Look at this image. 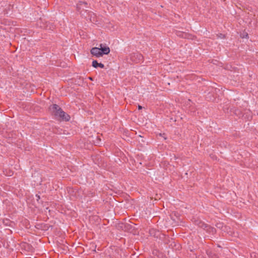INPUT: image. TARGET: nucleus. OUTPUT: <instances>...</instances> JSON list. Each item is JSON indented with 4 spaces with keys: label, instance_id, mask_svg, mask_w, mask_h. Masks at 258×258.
<instances>
[{
    "label": "nucleus",
    "instance_id": "1",
    "mask_svg": "<svg viewBox=\"0 0 258 258\" xmlns=\"http://www.w3.org/2000/svg\"><path fill=\"white\" fill-rule=\"evenodd\" d=\"M49 110L55 118L58 120L69 121L70 118L69 115L64 112L61 108L56 104H53L51 106L49 107Z\"/></svg>",
    "mask_w": 258,
    "mask_h": 258
},
{
    "label": "nucleus",
    "instance_id": "2",
    "mask_svg": "<svg viewBox=\"0 0 258 258\" xmlns=\"http://www.w3.org/2000/svg\"><path fill=\"white\" fill-rule=\"evenodd\" d=\"M90 52L92 55L95 56L96 57L102 56L100 48L93 47L91 49Z\"/></svg>",
    "mask_w": 258,
    "mask_h": 258
},
{
    "label": "nucleus",
    "instance_id": "3",
    "mask_svg": "<svg viewBox=\"0 0 258 258\" xmlns=\"http://www.w3.org/2000/svg\"><path fill=\"white\" fill-rule=\"evenodd\" d=\"M100 49L101 52L102 53V55L103 54H108L109 53L110 50L109 47L108 46H103V44H100L99 45Z\"/></svg>",
    "mask_w": 258,
    "mask_h": 258
},
{
    "label": "nucleus",
    "instance_id": "4",
    "mask_svg": "<svg viewBox=\"0 0 258 258\" xmlns=\"http://www.w3.org/2000/svg\"><path fill=\"white\" fill-rule=\"evenodd\" d=\"M134 229V224L133 223H126L124 225V230L130 232H133Z\"/></svg>",
    "mask_w": 258,
    "mask_h": 258
},
{
    "label": "nucleus",
    "instance_id": "5",
    "mask_svg": "<svg viewBox=\"0 0 258 258\" xmlns=\"http://www.w3.org/2000/svg\"><path fill=\"white\" fill-rule=\"evenodd\" d=\"M196 224L200 228H203L205 230L209 227V225L202 221H197Z\"/></svg>",
    "mask_w": 258,
    "mask_h": 258
},
{
    "label": "nucleus",
    "instance_id": "6",
    "mask_svg": "<svg viewBox=\"0 0 258 258\" xmlns=\"http://www.w3.org/2000/svg\"><path fill=\"white\" fill-rule=\"evenodd\" d=\"M92 66L95 68H97V67H100L101 68H104V66L102 63H98L97 60H94L92 61Z\"/></svg>",
    "mask_w": 258,
    "mask_h": 258
},
{
    "label": "nucleus",
    "instance_id": "7",
    "mask_svg": "<svg viewBox=\"0 0 258 258\" xmlns=\"http://www.w3.org/2000/svg\"><path fill=\"white\" fill-rule=\"evenodd\" d=\"M92 141L96 145H99L101 143V139L99 137L97 136L93 138Z\"/></svg>",
    "mask_w": 258,
    "mask_h": 258
},
{
    "label": "nucleus",
    "instance_id": "8",
    "mask_svg": "<svg viewBox=\"0 0 258 258\" xmlns=\"http://www.w3.org/2000/svg\"><path fill=\"white\" fill-rule=\"evenodd\" d=\"M209 233L214 234L216 232V229L209 225V227L206 230Z\"/></svg>",
    "mask_w": 258,
    "mask_h": 258
},
{
    "label": "nucleus",
    "instance_id": "9",
    "mask_svg": "<svg viewBox=\"0 0 258 258\" xmlns=\"http://www.w3.org/2000/svg\"><path fill=\"white\" fill-rule=\"evenodd\" d=\"M240 36L242 38H247L248 34L246 32H243L242 34H241Z\"/></svg>",
    "mask_w": 258,
    "mask_h": 258
},
{
    "label": "nucleus",
    "instance_id": "10",
    "mask_svg": "<svg viewBox=\"0 0 258 258\" xmlns=\"http://www.w3.org/2000/svg\"><path fill=\"white\" fill-rule=\"evenodd\" d=\"M156 232L155 231V230L154 229H152L150 231V234L152 235H153L154 236H156Z\"/></svg>",
    "mask_w": 258,
    "mask_h": 258
},
{
    "label": "nucleus",
    "instance_id": "11",
    "mask_svg": "<svg viewBox=\"0 0 258 258\" xmlns=\"http://www.w3.org/2000/svg\"><path fill=\"white\" fill-rule=\"evenodd\" d=\"M218 37L220 38H224L225 37L224 35L222 34H220L219 35H218Z\"/></svg>",
    "mask_w": 258,
    "mask_h": 258
},
{
    "label": "nucleus",
    "instance_id": "12",
    "mask_svg": "<svg viewBox=\"0 0 258 258\" xmlns=\"http://www.w3.org/2000/svg\"><path fill=\"white\" fill-rule=\"evenodd\" d=\"M36 200H37V201H39V199H40V196H39V195H36Z\"/></svg>",
    "mask_w": 258,
    "mask_h": 258
},
{
    "label": "nucleus",
    "instance_id": "13",
    "mask_svg": "<svg viewBox=\"0 0 258 258\" xmlns=\"http://www.w3.org/2000/svg\"><path fill=\"white\" fill-rule=\"evenodd\" d=\"M83 4H85V5H86V3H83V2H81V3L79 4V7H81V5H83Z\"/></svg>",
    "mask_w": 258,
    "mask_h": 258
},
{
    "label": "nucleus",
    "instance_id": "14",
    "mask_svg": "<svg viewBox=\"0 0 258 258\" xmlns=\"http://www.w3.org/2000/svg\"><path fill=\"white\" fill-rule=\"evenodd\" d=\"M138 109H142V106H141V105H138Z\"/></svg>",
    "mask_w": 258,
    "mask_h": 258
},
{
    "label": "nucleus",
    "instance_id": "15",
    "mask_svg": "<svg viewBox=\"0 0 258 258\" xmlns=\"http://www.w3.org/2000/svg\"><path fill=\"white\" fill-rule=\"evenodd\" d=\"M159 135L160 136H161V137H162V136H163V135H164V134H163V135H162V134H159Z\"/></svg>",
    "mask_w": 258,
    "mask_h": 258
},
{
    "label": "nucleus",
    "instance_id": "16",
    "mask_svg": "<svg viewBox=\"0 0 258 258\" xmlns=\"http://www.w3.org/2000/svg\"><path fill=\"white\" fill-rule=\"evenodd\" d=\"M89 79L90 80H93V79H92V78H91V77H89Z\"/></svg>",
    "mask_w": 258,
    "mask_h": 258
},
{
    "label": "nucleus",
    "instance_id": "17",
    "mask_svg": "<svg viewBox=\"0 0 258 258\" xmlns=\"http://www.w3.org/2000/svg\"><path fill=\"white\" fill-rule=\"evenodd\" d=\"M164 140H166V137H164Z\"/></svg>",
    "mask_w": 258,
    "mask_h": 258
}]
</instances>
